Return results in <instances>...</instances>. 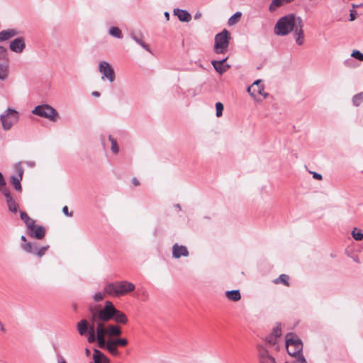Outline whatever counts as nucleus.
<instances>
[{
  "mask_svg": "<svg viewBox=\"0 0 363 363\" xmlns=\"http://www.w3.org/2000/svg\"><path fill=\"white\" fill-rule=\"evenodd\" d=\"M108 33L113 37H115L118 39H121L123 38L122 31L118 27H111L108 30Z\"/></svg>",
  "mask_w": 363,
  "mask_h": 363,
  "instance_id": "obj_30",
  "label": "nucleus"
},
{
  "mask_svg": "<svg viewBox=\"0 0 363 363\" xmlns=\"http://www.w3.org/2000/svg\"><path fill=\"white\" fill-rule=\"evenodd\" d=\"M230 35L228 30L223 29L215 35L213 50L216 54H224L227 52Z\"/></svg>",
  "mask_w": 363,
  "mask_h": 363,
  "instance_id": "obj_4",
  "label": "nucleus"
},
{
  "mask_svg": "<svg viewBox=\"0 0 363 363\" xmlns=\"http://www.w3.org/2000/svg\"><path fill=\"white\" fill-rule=\"evenodd\" d=\"M57 363H67L65 359L60 354L57 355Z\"/></svg>",
  "mask_w": 363,
  "mask_h": 363,
  "instance_id": "obj_48",
  "label": "nucleus"
},
{
  "mask_svg": "<svg viewBox=\"0 0 363 363\" xmlns=\"http://www.w3.org/2000/svg\"><path fill=\"white\" fill-rule=\"evenodd\" d=\"M363 102V92L354 95L352 98V103L355 106H359Z\"/></svg>",
  "mask_w": 363,
  "mask_h": 363,
  "instance_id": "obj_34",
  "label": "nucleus"
},
{
  "mask_svg": "<svg viewBox=\"0 0 363 363\" xmlns=\"http://www.w3.org/2000/svg\"><path fill=\"white\" fill-rule=\"evenodd\" d=\"M116 308L110 301H106L104 307L94 306L89 308V327H101L107 329L109 324L106 323L111 320L114 317Z\"/></svg>",
  "mask_w": 363,
  "mask_h": 363,
  "instance_id": "obj_3",
  "label": "nucleus"
},
{
  "mask_svg": "<svg viewBox=\"0 0 363 363\" xmlns=\"http://www.w3.org/2000/svg\"><path fill=\"white\" fill-rule=\"evenodd\" d=\"M26 232L29 237L37 240H42L45 235V228L42 225H35V222L30 226L26 228Z\"/></svg>",
  "mask_w": 363,
  "mask_h": 363,
  "instance_id": "obj_10",
  "label": "nucleus"
},
{
  "mask_svg": "<svg viewBox=\"0 0 363 363\" xmlns=\"http://www.w3.org/2000/svg\"><path fill=\"white\" fill-rule=\"evenodd\" d=\"M21 247L22 250H23L25 252L28 253H32L35 255L37 245L34 243H31L30 242H26L24 244H22L21 245Z\"/></svg>",
  "mask_w": 363,
  "mask_h": 363,
  "instance_id": "obj_25",
  "label": "nucleus"
},
{
  "mask_svg": "<svg viewBox=\"0 0 363 363\" xmlns=\"http://www.w3.org/2000/svg\"><path fill=\"white\" fill-rule=\"evenodd\" d=\"M303 27L302 18L290 13L282 16L277 21L274 33L277 36H285L293 31L296 44L302 45L304 43Z\"/></svg>",
  "mask_w": 363,
  "mask_h": 363,
  "instance_id": "obj_2",
  "label": "nucleus"
},
{
  "mask_svg": "<svg viewBox=\"0 0 363 363\" xmlns=\"http://www.w3.org/2000/svg\"><path fill=\"white\" fill-rule=\"evenodd\" d=\"M201 17V13H199V12H197L195 15H194V18L195 19H199Z\"/></svg>",
  "mask_w": 363,
  "mask_h": 363,
  "instance_id": "obj_53",
  "label": "nucleus"
},
{
  "mask_svg": "<svg viewBox=\"0 0 363 363\" xmlns=\"http://www.w3.org/2000/svg\"><path fill=\"white\" fill-rule=\"evenodd\" d=\"M216 116L220 117L223 114V105L221 102H217L216 104Z\"/></svg>",
  "mask_w": 363,
  "mask_h": 363,
  "instance_id": "obj_42",
  "label": "nucleus"
},
{
  "mask_svg": "<svg viewBox=\"0 0 363 363\" xmlns=\"http://www.w3.org/2000/svg\"><path fill=\"white\" fill-rule=\"evenodd\" d=\"M284 4H286L281 0H272L269 6V11L270 13H274L279 8Z\"/></svg>",
  "mask_w": 363,
  "mask_h": 363,
  "instance_id": "obj_26",
  "label": "nucleus"
},
{
  "mask_svg": "<svg viewBox=\"0 0 363 363\" xmlns=\"http://www.w3.org/2000/svg\"><path fill=\"white\" fill-rule=\"evenodd\" d=\"M352 235L355 240L360 241L363 239V233L361 231H357V228H354L352 231Z\"/></svg>",
  "mask_w": 363,
  "mask_h": 363,
  "instance_id": "obj_39",
  "label": "nucleus"
},
{
  "mask_svg": "<svg viewBox=\"0 0 363 363\" xmlns=\"http://www.w3.org/2000/svg\"><path fill=\"white\" fill-rule=\"evenodd\" d=\"M90 354H91V350H90L89 349H88V348H86V349H85V354H86V356H89V355H90Z\"/></svg>",
  "mask_w": 363,
  "mask_h": 363,
  "instance_id": "obj_54",
  "label": "nucleus"
},
{
  "mask_svg": "<svg viewBox=\"0 0 363 363\" xmlns=\"http://www.w3.org/2000/svg\"><path fill=\"white\" fill-rule=\"evenodd\" d=\"M0 192H1L2 194L4 196L6 202L13 199L10 191L7 188H6V186L1 188V190Z\"/></svg>",
  "mask_w": 363,
  "mask_h": 363,
  "instance_id": "obj_37",
  "label": "nucleus"
},
{
  "mask_svg": "<svg viewBox=\"0 0 363 363\" xmlns=\"http://www.w3.org/2000/svg\"><path fill=\"white\" fill-rule=\"evenodd\" d=\"M271 335L277 338L281 335V324H277V326L273 328Z\"/></svg>",
  "mask_w": 363,
  "mask_h": 363,
  "instance_id": "obj_38",
  "label": "nucleus"
},
{
  "mask_svg": "<svg viewBox=\"0 0 363 363\" xmlns=\"http://www.w3.org/2000/svg\"><path fill=\"white\" fill-rule=\"evenodd\" d=\"M351 56L357 59L359 61H363V54L359 50H353L351 54Z\"/></svg>",
  "mask_w": 363,
  "mask_h": 363,
  "instance_id": "obj_43",
  "label": "nucleus"
},
{
  "mask_svg": "<svg viewBox=\"0 0 363 363\" xmlns=\"http://www.w3.org/2000/svg\"><path fill=\"white\" fill-rule=\"evenodd\" d=\"M19 32L16 29H7L0 32V42L7 40L17 35Z\"/></svg>",
  "mask_w": 363,
  "mask_h": 363,
  "instance_id": "obj_20",
  "label": "nucleus"
},
{
  "mask_svg": "<svg viewBox=\"0 0 363 363\" xmlns=\"http://www.w3.org/2000/svg\"><path fill=\"white\" fill-rule=\"evenodd\" d=\"M94 363H108L109 359L100 350H94L93 354Z\"/></svg>",
  "mask_w": 363,
  "mask_h": 363,
  "instance_id": "obj_19",
  "label": "nucleus"
},
{
  "mask_svg": "<svg viewBox=\"0 0 363 363\" xmlns=\"http://www.w3.org/2000/svg\"><path fill=\"white\" fill-rule=\"evenodd\" d=\"M0 119L3 128L5 130H8L13 125L17 123L18 120V113L16 110L9 108L5 111V113L1 115Z\"/></svg>",
  "mask_w": 363,
  "mask_h": 363,
  "instance_id": "obj_7",
  "label": "nucleus"
},
{
  "mask_svg": "<svg viewBox=\"0 0 363 363\" xmlns=\"http://www.w3.org/2000/svg\"><path fill=\"white\" fill-rule=\"evenodd\" d=\"M32 113L40 117L50 119L51 121H57L58 113L57 111L48 104L38 105L35 107Z\"/></svg>",
  "mask_w": 363,
  "mask_h": 363,
  "instance_id": "obj_6",
  "label": "nucleus"
},
{
  "mask_svg": "<svg viewBox=\"0 0 363 363\" xmlns=\"http://www.w3.org/2000/svg\"><path fill=\"white\" fill-rule=\"evenodd\" d=\"M116 288L118 291V296H123L135 290V285L127 281H116Z\"/></svg>",
  "mask_w": 363,
  "mask_h": 363,
  "instance_id": "obj_13",
  "label": "nucleus"
},
{
  "mask_svg": "<svg viewBox=\"0 0 363 363\" xmlns=\"http://www.w3.org/2000/svg\"><path fill=\"white\" fill-rule=\"evenodd\" d=\"M174 14L177 16L182 22H189L191 19V14L186 10L175 9Z\"/></svg>",
  "mask_w": 363,
  "mask_h": 363,
  "instance_id": "obj_17",
  "label": "nucleus"
},
{
  "mask_svg": "<svg viewBox=\"0 0 363 363\" xmlns=\"http://www.w3.org/2000/svg\"><path fill=\"white\" fill-rule=\"evenodd\" d=\"M313 177L314 179H318V180H321L322 179V175L317 173V172H313Z\"/></svg>",
  "mask_w": 363,
  "mask_h": 363,
  "instance_id": "obj_49",
  "label": "nucleus"
},
{
  "mask_svg": "<svg viewBox=\"0 0 363 363\" xmlns=\"http://www.w3.org/2000/svg\"><path fill=\"white\" fill-rule=\"evenodd\" d=\"M257 357L259 363H277L275 358L269 354L268 350L263 345H257Z\"/></svg>",
  "mask_w": 363,
  "mask_h": 363,
  "instance_id": "obj_11",
  "label": "nucleus"
},
{
  "mask_svg": "<svg viewBox=\"0 0 363 363\" xmlns=\"http://www.w3.org/2000/svg\"><path fill=\"white\" fill-rule=\"evenodd\" d=\"M109 342L116 347H125L128 343V341L126 338H113L109 340Z\"/></svg>",
  "mask_w": 363,
  "mask_h": 363,
  "instance_id": "obj_27",
  "label": "nucleus"
},
{
  "mask_svg": "<svg viewBox=\"0 0 363 363\" xmlns=\"http://www.w3.org/2000/svg\"><path fill=\"white\" fill-rule=\"evenodd\" d=\"M362 6V4H352V8H359V7H360Z\"/></svg>",
  "mask_w": 363,
  "mask_h": 363,
  "instance_id": "obj_55",
  "label": "nucleus"
},
{
  "mask_svg": "<svg viewBox=\"0 0 363 363\" xmlns=\"http://www.w3.org/2000/svg\"><path fill=\"white\" fill-rule=\"evenodd\" d=\"M99 362V363H104V359H100Z\"/></svg>",
  "mask_w": 363,
  "mask_h": 363,
  "instance_id": "obj_60",
  "label": "nucleus"
},
{
  "mask_svg": "<svg viewBox=\"0 0 363 363\" xmlns=\"http://www.w3.org/2000/svg\"><path fill=\"white\" fill-rule=\"evenodd\" d=\"M175 206H176L177 208H179V209L181 208V207H180V205H179V204H177Z\"/></svg>",
  "mask_w": 363,
  "mask_h": 363,
  "instance_id": "obj_59",
  "label": "nucleus"
},
{
  "mask_svg": "<svg viewBox=\"0 0 363 363\" xmlns=\"http://www.w3.org/2000/svg\"><path fill=\"white\" fill-rule=\"evenodd\" d=\"M286 347L289 355L298 354L303 350L301 340L292 333L286 335Z\"/></svg>",
  "mask_w": 363,
  "mask_h": 363,
  "instance_id": "obj_5",
  "label": "nucleus"
},
{
  "mask_svg": "<svg viewBox=\"0 0 363 363\" xmlns=\"http://www.w3.org/2000/svg\"><path fill=\"white\" fill-rule=\"evenodd\" d=\"M28 165L30 166V167H33L35 165V162H27Z\"/></svg>",
  "mask_w": 363,
  "mask_h": 363,
  "instance_id": "obj_58",
  "label": "nucleus"
},
{
  "mask_svg": "<svg viewBox=\"0 0 363 363\" xmlns=\"http://www.w3.org/2000/svg\"><path fill=\"white\" fill-rule=\"evenodd\" d=\"M91 95L95 97H99L100 96L101 94L97 91H94L91 93Z\"/></svg>",
  "mask_w": 363,
  "mask_h": 363,
  "instance_id": "obj_51",
  "label": "nucleus"
},
{
  "mask_svg": "<svg viewBox=\"0 0 363 363\" xmlns=\"http://www.w3.org/2000/svg\"><path fill=\"white\" fill-rule=\"evenodd\" d=\"M106 350L113 356H118L119 354L117 347L112 345L110 342L108 345H107Z\"/></svg>",
  "mask_w": 363,
  "mask_h": 363,
  "instance_id": "obj_40",
  "label": "nucleus"
},
{
  "mask_svg": "<svg viewBox=\"0 0 363 363\" xmlns=\"http://www.w3.org/2000/svg\"><path fill=\"white\" fill-rule=\"evenodd\" d=\"M116 323L120 324H126L128 323V318L125 314L121 311L116 308V313L113 319Z\"/></svg>",
  "mask_w": 363,
  "mask_h": 363,
  "instance_id": "obj_22",
  "label": "nucleus"
},
{
  "mask_svg": "<svg viewBox=\"0 0 363 363\" xmlns=\"http://www.w3.org/2000/svg\"><path fill=\"white\" fill-rule=\"evenodd\" d=\"M266 341L270 345H274L277 342V338L270 334V335L266 337Z\"/></svg>",
  "mask_w": 363,
  "mask_h": 363,
  "instance_id": "obj_44",
  "label": "nucleus"
},
{
  "mask_svg": "<svg viewBox=\"0 0 363 363\" xmlns=\"http://www.w3.org/2000/svg\"><path fill=\"white\" fill-rule=\"evenodd\" d=\"M77 328L80 335H84L88 333L87 340L89 343L98 342V345L101 349H107L109 344V340H106V336L118 337L122 333L121 328L116 324H109L107 329H102L101 327H89V323L86 319L80 320Z\"/></svg>",
  "mask_w": 363,
  "mask_h": 363,
  "instance_id": "obj_1",
  "label": "nucleus"
},
{
  "mask_svg": "<svg viewBox=\"0 0 363 363\" xmlns=\"http://www.w3.org/2000/svg\"><path fill=\"white\" fill-rule=\"evenodd\" d=\"M20 217L21 219L25 223L26 228L28 226L31 227V225L35 222L33 218H30V216L23 211H20Z\"/></svg>",
  "mask_w": 363,
  "mask_h": 363,
  "instance_id": "obj_28",
  "label": "nucleus"
},
{
  "mask_svg": "<svg viewBox=\"0 0 363 363\" xmlns=\"http://www.w3.org/2000/svg\"><path fill=\"white\" fill-rule=\"evenodd\" d=\"M62 212L67 216H69V217L72 216V213L69 212L68 207L67 206H65L62 208Z\"/></svg>",
  "mask_w": 363,
  "mask_h": 363,
  "instance_id": "obj_47",
  "label": "nucleus"
},
{
  "mask_svg": "<svg viewBox=\"0 0 363 363\" xmlns=\"http://www.w3.org/2000/svg\"><path fill=\"white\" fill-rule=\"evenodd\" d=\"M104 294L101 292H97L94 295V300L96 302H99L104 299Z\"/></svg>",
  "mask_w": 363,
  "mask_h": 363,
  "instance_id": "obj_45",
  "label": "nucleus"
},
{
  "mask_svg": "<svg viewBox=\"0 0 363 363\" xmlns=\"http://www.w3.org/2000/svg\"><path fill=\"white\" fill-rule=\"evenodd\" d=\"M131 38L137 43L138 45H140L142 48H143L145 50H147L149 52H151L150 48L147 44H146L143 40V35L141 33H139L138 34H136L135 33H130Z\"/></svg>",
  "mask_w": 363,
  "mask_h": 363,
  "instance_id": "obj_18",
  "label": "nucleus"
},
{
  "mask_svg": "<svg viewBox=\"0 0 363 363\" xmlns=\"http://www.w3.org/2000/svg\"><path fill=\"white\" fill-rule=\"evenodd\" d=\"M189 251L184 245H179L175 243L172 247V256L175 259H179L181 257H188Z\"/></svg>",
  "mask_w": 363,
  "mask_h": 363,
  "instance_id": "obj_16",
  "label": "nucleus"
},
{
  "mask_svg": "<svg viewBox=\"0 0 363 363\" xmlns=\"http://www.w3.org/2000/svg\"><path fill=\"white\" fill-rule=\"evenodd\" d=\"M104 291L106 294L111 295V296H116V297H118V289L116 288V282H111V283H109L108 284L105 288H104Z\"/></svg>",
  "mask_w": 363,
  "mask_h": 363,
  "instance_id": "obj_23",
  "label": "nucleus"
},
{
  "mask_svg": "<svg viewBox=\"0 0 363 363\" xmlns=\"http://www.w3.org/2000/svg\"><path fill=\"white\" fill-rule=\"evenodd\" d=\"M247 91L254 97L257 96V95H260L265 98L267 96V94L264 92V85L262 84V81L260 79L256 80L250 86H249Z\"/></svg>",
  "mask_w": 363,
  "mask_h": 363,
  "instance_id": "obj_12",
  "label": "nucleus"
},
{
  "mask_svg": "<svg viewBox=\"0 0 363 363\" xmlns=\"http://www.w3.org/2000/svg\"><path fill=\"white\" fill-rule=\"evenodd\" d=\"M49 248V245H46V246H43L40 248H36V250H35V255L38 257H43L46 251L48 250V249Z\"/></svg>",
  "mask_w": 363,
  "mask_h": 363,
  "instance_id": "obj_36",
  "label": "nucleus"
},
{
  "mask_svg": "<svg viewBox=\"0 0 363 363\" xmlns=\"http://www.w3.org/2000/svg\"><path fill=\"white\" fill-rule=\"evenodd\" d=\"M132 183H133V184L134 186H138V185H139V184H140V183H139V181H138L136 178H133V179H132Z\"/></svg>",
  "mask_w": 363,
  "mask_h": 363,
  "instance_id": "obj_50",
  "label": "nucleus"
},
{
  "mask_svg": "<svg viewBox=\"0 0 363 363\" xmlns=\"http://www.w3.org/2000/svg\"><path fill=\"white\" fill-rule=\"evenodd\" d=\"M21 240L22 241L25 242H27V239H26V238L24 235H22V236L21 237Z\"/></svg>",
  "mask_w": 363,
  "mask_h": 363,
  "instance_id": "obj_57",
  "label": "nucleus"
},
{
  "mask_svg": "<svg viewBox=\"0 0 363 363\" xmlns=\"http://www.w3.org/2000/svg\"><path fill=\"white\" fill-rule=\"evenodd\" d=\"M99 72L102 74V79L106 78L110 82H113L115 80L114 70L108 62L101 61L99 64Z\"/></svg>",
  "mask_w": 363,
  "mask_h": 363,
  "instance_id": "obj_9",
  "label": "nucleus"
},
{
  "mask_svg": "<svg viewBox=\"0 0 363 363\" xmlns=\"http://www.w3.org/2000/svg\"><path fill=\"white\" fill-rule=\"evenodd\" d=\"M26 48L24 39L21 37L15 38L10 43L9 48L11 51L21 53Z\"/></svg>",
  "mask_w": 363,
  "mask_h": 363,
  "instance_id": "obj_14",
  "label": "nucleus"
},
{
  "mask_svg": "<svg viewBox=\"0 0 363 363\" xmlns=\"http://www.w3.org/2000/svg\"><path fill=\"white\" fill-rule=\"evenodd\" d=\"M8 51L6 48L0 45V62L9 61Z\"/></svg>",
  "mask_w": 363,
  "mask_h": 363,
  "instance_id": "obj_33",
  "label": "nucleus"
},
{
  "mask_svg": "<svg viewBox=\"0 0 363 363\" xmlns=\"http://www.w3.org/2000/svg\"><path fill=\"white\" fill-rule=\"evenodd\" d=\"M108 140L111 143V151L114 154H117L119 151V148L117 145V141L115 138H113L111 135H108Z\"/></svg>",
  "mask_w": 363,
  "mask_h": 363,
  "instance_id": "obj_35",
  "label": "nucleus"
},
{
  "mask_svg": "<svg viewBox=\"0 0 363 363\" xmlns=\"http://www.w3.org/2000/svg\"><path fill=\"white\" fill-rule=\"evenodd\" d=\"M357 12L354 10H350V21H353L356 19Z\"/></svg>",
  "mask_w": 363,
  "mask_h": 363,
  "instance_id": "obj_46",
  "label": "nucleus"
},
{
  "mask_svg": "<svg viewBox=\"0 0 363 363\" xmlns=\"http://www.w3.org/2000/svg\"><path fill=\"white\" fill-rule=\"evenodd\" d=\"M296 359V363H307L306 358L304 357L302 352H299L298 354L291 355Z\"/></svg>",
  "mask_w": 363,
  "mask_h": 363,
  "instance_id": "obj_41",
  "label": "nucleus"
},
{
  "mask_svg": "<svg viewBox=\"0 0 363 363\" xmlns=\"http://www.w3.org/2000/svg\"><path fill=\"white\" fill-rule=\"evenodd\" d=\"M225 296L229 300L233 301H238L241 298L240 291L238 289L227 291L225 292Z\"/></svg>",
  "mask_w": 363,
  "mask_h": 363,
  "instance_id": "obj_24",
  "label": "nucleus"
},
{
  "mask_svg": "<svg viewBox=\"0 0 363 363\" xmlns=\"http://www.w3.org/2000/svg\"><path fill=\"white\" fill-rule=\"evenodd\" d=\"M289 277L287 274H282L278 278L275 279L273 282L275 284H278L279 283L283 284L286 286H289Z\"/></svg>",
  "mask_w": 363,
  "mask_h": 363,
  "instance_id": "obj_29",
  "label": "nucleus"
},
{
  "mask_svg": "<svg viewBox=\"0 0 363 363\" xmlns=\"http://www.w3.org/2000/svg\"><path fill=\"white\" fill-rule=\"evenodd\" d=\"M9 74V60L0 62V80L7 79Z\"/></svg>",
  "mask_w": 363,
  "mask_h": 363,
  "instance_id": "obj_21",
  "label": "nucleus"
},
{
  "mask_svg": "<svg viewBox=\"0 0 363 363\" xmlns=\"http://www.w3.org/2000/svg\"><path fill=\"white\" fill-rule=\"evenodd\" d=\"M242 16V13L240 12V11H237L235 12L229 19H228V23L229 26H233L235 24H236L240 17Z\"/></svg>",
  "mask_w": 363,
  "mask_h": 363,
  "instance_id": "obj_31",
  "label": "nucleus"
},
{
  "mask_svg": "<svg viewBox=\"0 0 363 363\" xmlns=\"http://www.w3.org/2000/svg\"><path fill=\"white\" fill-rule=\"evenodd\" d=\"M6 204H7V206H8V208H9V211H11L12 213H16L17 212V210H18V204L16 202V201L13 199H12L10 201H8L6 202Z\"/></svg>",
  "mask_w": 363,
  "mask_h": 363,
  "instance_id": "obj_32",
  "label": "nucleus"
},
{
  "mask_svg": "<svg viewBox=\"0 0 363 363\" xmlns=\"http://www.w3.org/2000/svg\"><path fill=\"white\" fill-rule=\"evenodd\" d=\"M164 16L167 18V20H169V12H167V11L164 12Z\"/></svg>",
  "mask_w": 363,
  "mask_h": 363,
  "instance_id": "obj_56",
  "label": "nucleus"
},
{
  "mask_svg": "<svg viewBox=\"0 0 363 363\" xmlns=\"http://www.w3.org/2000/svg\"><path fill=\"white\" fill-rule=\"evenodd\" d=\"M0 330L4 333L6 332L5 327L1 320H0Z\"/></svg>",
  "mask_w": 363,
  "mask_h": 363,
  "instance_id": "obj_52",
  "label": "nucleus"
},
{
  "mask_svg": "<svg viewBox=\"0 0 363 363\" xmlns=\"http://www.w3.org/2000/svg\"><path fill=\"white\" fill-rule=\"evenodd\" d=\"M228 57H226L220 60L211 61V65H213L216 71L220 74L225 72L230 67L229 65L225 64V62L228 60Z\"/></svg>",
  "mask_w": 363,
  "mask_h": 363,
  "instance_id": "obj_15",
  "label": "nucleus"
},
{
  "mask_svg": "<svg viewBox=\"0 0 363 363\" xmlns=\"http://www.w3.org/2000/svg\"><path fill=\"white\" fill-rule=\"evenodd\" d=\"M14 171L16 172V175H11L10 177V182L13 185L14 189L18 191L21 192L22 187L21 184V181L23 179V174L24 172L23 168L22 167L21 163H16L14 165Z\"/></svg>",
  "mask_w": 363,
  "mask_h": 363,
  "instance_id": "obj_8",
  "label": "nucleus"
}]
</instances>
